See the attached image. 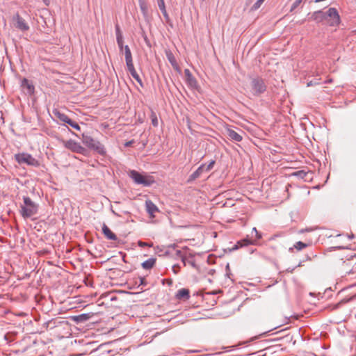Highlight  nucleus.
Listing matches in <instances>:
<instances>
[{"label": "nucleus", "instance_id": "f257e3e1", "mask_svg": "<svg viewBox=\"0 0 356 356\" xmlns=\"http://www.w3.org/2000/svg\"><path fill=\"white\" fill-rule=\"evenodd\" d=\"M24 204L20 206V214L26 219L32 217L38 213V205L28 197H23Z\"/></svg>", "mask_w": 356, "mask_h": 356}, {"label": "nucleus", "instance_id": "f03ea898", "mask_svg": "<svg viewBox=\"0 0 356 356\" xmlns=\"http://www.w3.org/2000/svg\"><path fill=\"white\" fill-rule=\"evenodd\" d=\"M83 143L88 148L95 150L101 155L106 154L104 145L90 136L83 135Z\"/></svg>", "mask_w": 356, "mask_h": 356}, {"label": "nucleus", "instance_id": "7ed1b4c3", "mask_svg": "<svg viewBox=\"0 0 356 356\" xmlns=\"http://www.w3.org/2000/svg\"><path fill=\"white\" fill-rule=\"evenodd\" d=\"M129 177L136 184H141L144 186H149L154 182L152 177L143 175L134 170L130 171Z\"/></svg>", "mask_w": 356, "mask_h": 356}, {"label": "nucleus", "instance_id": "20e7f679", "mask_svg": "<svg viewBox=\"0 0 356 356\" xmlns=\"http://www.w3.org/2000/svg\"><path fill=\"white\" fill-rule=\"evenodd\" d=\"M250 87L251 92L255 96L261 95L266 90V86L264 81L263 79L258 76L251 79Z\"/></svg>", "mask_w": 356, "mask_h": 356}, {"label": "nucleus", "instance_id": "39448f33", "mask_svg": "<svg viewBox=\"0 0 356 356\" xmlns=\"http://www.w3.org/2000/svg\"><path fill=\"white\" fill-rule=\"evenodd\" d=\"M15 160L18 163H26L31 166L38 167L40 165L39 161L33 157L31 154L27 153H19L15 155Z\"/></svg>", "mask_w": 356, "mask_h": 356}, {"label": "nucleus", "instance_id": "423d86ee", "mask_svg": "<svg viewBox=\"0 0 356 356\" xmlns=\"http://www.w3.org/2000/svg\"><path fill=\"white\" fill-rule=\"evenodd\" d=\"M356 266V263L353 259L343 261L339 266V270L342 276L350 275L353 274V268Z\"/></svg>", "mask_w": 356, "mask_h": 356}, {"label": "nucleus", "instance_id": "0eeeda50", "mask_svg": "<svg viewBox=\"0 0 356 356\" xmlns=\"http://www.w3.org/2000/svg\"><path fill=\"white\" fill-rule=\"evenodd\" d=\"M326 13V19L327 21V24L330 26H337L340 22L339 15L334 8H330L328 9Z\"/></svg>", "mask_w": 356, "mask_h": 356}, {"label": "nucleus", "instance_id": "6e6552de", "mask_svg": "<svg viewBox=\"0 0 356 356\" xmlns=\"http://www.w3.org/2000/svg\"><path fill=\"white\" fill-rule=\"evenodd\" d=\"M64 145L66 148L72 151L73 152L84 154L86 152V149L84 147H83L79 143L73 140L65 141Z\"/></svg>", "mask_w": 356, "mask_h": 356}, {"label": "nucleus", "instance_id": "1a4fd4ad", "mask_svg": "<svg viewBox=\"0 0 356 356\" xmlns=\"http://www.w3.org/2000/svg\"><path fill=\"white\" fill-rule=\"evenodd\" d=\"M14 20L15 22V26L17 29H19L22 31H26L29 29V26L26 22L25 19H23L19 14H17L14 17Z\"/></svg>", "mask_w": 356, "mask_h": 356}, {"label": "nucleus", "instance_id": "9d476101", "mask_svg": "<svg viewBox=\"0 0 356 356\" xmlns=\"http://www.w3.org/2000/svg\"><path fill=\"white\" fill-rule=\"evenodd\" d=\"M146 211L150 217H154L155 213L159 212V209L156 205L150 200L145 201Z\"/></svg>", "mask_w": 356, "mask_h": 356}, {"label": "nucleus", "instance_id": "9b49d317", "mask_svg": "<svg viewBox=\"0 0 356 356\" xmlns=\"http://www.w3.org/2000/svg\"><path fill=\"white\" fill-rule=\"evenodd\" d=\"M311 19L315 21L316 23L322 22L325 20H327L326 13L325 12H323L322 10L314 12L312 14Z\"/></svg>", "mask_w": 356, "mask_h": 356}, {"label": "nucleus", "instance_id": "f8f14e48", "mask_svg": "<svg viewBox=\"0 0 356 356\" xmlns=\"http://www.w3.org/2000/svg\"><path fill=\"white\" fill-rule=\"evenodd\" d=\"M175 298L179 300H187L190 298V291L188 289H181L177 291Z\"/></svg>", "mask_w": 356, "mask_h": 356}, {"label": "nucleus", "instance_id": "ddd939ff", "mask_svg": "<svg viewBox=\"0 0 356 356\" xmlns=\"http://www.w3.org/2000/svg\"><path fill=\"white\" fill-rule=\"evenodd\" d=\"M22 87L24 92L29 95L34 92V86L26 79H24L22 81Z\"/></svg>", "mask_w": 356, "mask_h": 356}, {"label": "nucleus", "instance_id": "4468645a", "mask_svg": "<svg viewBox=\"0 0 356 356\" xmlns=\"http://www.w3.org/2000/svg\"><path fill=\"white\" fill-rule=\"evenodd\" d=\"M127 67L128 71L129 72V73L131 74L132 77L138 83H140L142 86V80H141V79L140 78L138 74L137 73V72L135 70V67H134V63H131L127 64Z\"/></svg>", "mask_w": 356, "mask_h": 356}, {"label": "nucleus", "instance_id": "2eb2a0df", "mask_svg": "<svg viewBox=\"0 0 356 356\" xmlns=\"http://www.w3.org/2000/svg\"><path fill=\"white\" fill-rule=\"evenodd\" d=\"M226 132L229 138L232 140L240 142L243 139L242 136L232 129L227 128Z\"/></svg>", "mask_w": 356, "mask_h": 356}, {"label": "nucleus", "instance_id": "dca6fc26", "mask_svg": "<svg viewBox=\"0 0 356 356\" xmlns=\"http://www.w3.org/2000/svg\"><path fill=\"white\" fill-rule=\"evenodd\" d=\"M102 232L105 237L109 240L115 241L118 239L117 236L113 232H112V231L105 223H104L102 225Z\"/></svg>", "mask_w": 356, "mask_h": 356}, {"label": "nucleus", "instance_id": "f3484780", "mask_svg": "<svg viewBox=\"0 0 356 356\" xmlns=\"http://www.w3.org/2000/svg\"><path fill=\"white\" fill-rule=\"evenodd\" d=\"M204 170H205V164H202L194 172H193L190 175L188 181V182L193 181L195 179L200 177V175H202V173L204 171Z\"/></svg>", "mask_w": 356, "mask_h": 356}, {"label": "nucleus", "instance_id": "a211bd4d", "mask_svg": "<svg viewBox=\"0 0 356 356\" xmlns=\"http://www.w3.org/2000/svg\"><path fill=\"white\" fill-rule=\"evenodd\" d=\"M184 74L186 78V81L191 87H196L197 86V81L195 79L193 76L192 74L191 73L190 70L188 69H186L184 70Z\"/></svg>", "mask_w": 356, "mask_h": 356}, {"label": "nucleus", "instance_id": "6ab92c4d", "mask_svg": "<svg viewBox=\"0 0 356 356\" xmlns=\"http://www.w3.org/2000/svg\"><path fill=\"white\" fill-rule=\"evenodd\" d=\"M52 113L56 118H57L59 120L65 123H67V122L70 119V118L67 115L60 112L58 109H54Z\"/></svg>", "mask_w": 356, "mask_h": 356}, {"label": "nucleus", "instance_id": "aec40b11", "mask_svg": "<svg viewBox=\"0 0 356 356\" xmlns=\"http://www.w3.org/2000/svg\"><path fill=\"white\" fill-rule=\"evenodd\" d=\"M123 50L124 51V56L126 65L133 63L132 54L130 50V48L128 45H125Z\"/></svg>", "mask_w": 356, "mask_h": 356}, {"label": "nucleus", "instance_id": "412c9836", "mask_svg": "<svg viewBox=\"0 0 356 356\" xmlns=\"http://www.w3.org/2000/svg\"><path fill=\"white\" fill-rule=\"evenodd\" d=\"M116 31H117L116 40H117L118 45L120 48V50L123 51V49L124 47V46L123 45V38H122V36L121 35V33L120 31L118 26L116 27Z\"/></svg>", "mask_w": 356, "mask_h": 356}, {"label": "nucleus", "instance_id": "4be33fe9", "mask_svg": "<svg viewBox=\"0 0 356 356\" xmlns=\"http://www.w3.org/2000/svg\"><path fill=\"white\" fill-rule=\"evenodd\" d=\"M140 10L145 17L148 15V6L145 0H138Z\"/></svg>", "mask_w": 356, "mask_h": 356}, {"label": "nucleus", "instance_id": "5701e85b", "mask_svg": "<svg viewBox=\"0 0 356 356\" xmlns=\"http://www.w3.org/2000/svg\"><path fill=\"white\" fill-rule=\"evenodd\" d=\"M156 1H157L158 6H159L160 10L161 11V13H163V17L165 19H168L169 16L166 11L164 0H156Z\"/></svg>", "mask_w": 356, "mask_h": 356}, {"label": "nucleus", "instance_id": "b1692460", "mask_svg": "<svg viewBox=\"0 0 356 356\" xmlns=\"http://www.w3.org/2000/svg\"><path fill=\"white\" fill-rule=\"evenodd\" d=\"M156 259L153 258H150L144 262L142 263V266L145 269H150L152 268L154 265L155 264Z\"/></svg>", "mask_w": 356, "mask_h": 356}, {"label": "nucleus", "instance_id": "393cba45", "mask_svg": "<svg viewBox=\"0 0 356 356\" xmlns=\"http://www.w3.org/2000/svg\"><path fill=\"white\" fill-rule=\"evenodd\" d=\"M166 56H167V58H168L169 62L171 63V65L174 67H177V61H176V59H175V56H173V54L171 52H167Z\"/></svg>", "mask_w": 356, "mask_h": 356}, {"label": "nucleus", "instance_id": "a878e982", "mask_svg": "<svg viewBox=\"0 0 356 356\" xmlns=\"http://www.w3.org/2000/svg\"><path fill=\"white\" fill-rule=\"evenodd\" d=\"M308 246V244L305 243L302 241L296 242L293 245V248L296 249L298 251L302 250V249L307 248Z\"/></svg>", "mask_w": 356, "mask_h": 356}, {"label": "nucleus", "instance_id": "bb28decb", "mask_svg": "<svg viewBox=\"0 0 356 356\" xmlns=\"http://www.w3.org/2000/svg\"><path fill=\"white\" fill-rule=\"evenodd\" d=\"M293 175L299 178L305 179L306 177L308 175V172H305V170H298L293 173Z\"/></svg>", "mask_w": 356, "mask_h": 356}, {"label": "nucleus", "instance_id": "cd10ccee", "mask_svg": "<svg viewBox=\"0 0 356 356\" xmlns=\"http://www.w3.org/2000/svg\"><path fill=\"white\" fill-rule=\"evenodd\" d=\"M89 318H90V315L88 314H82L76 316L77 321H81V322L88 320Z\"/></svg>", "mask_w": 356, "mask_h": 356}, {"label": "nucleus", "instance_id": "c85d7f7f", "mask_svg": "<svg viewBox=\"0 0 356 356\" xmlns=\"http://www.w3.org/2000/svg\"><path fill=\"white\" fill-rule=\"evenodd\" d=\"M150 118H151V120H152V125L154 127H157L158 126V119H157L156 113L152 112L151 115H150Z\"/></svg>", "mask_w": 356, "mask_h": 356}, {"label": "nucleus", "instance_id": "c756f323", "mask_svg": "<svg viewBox=\"0 0 356 356\" xmlns=\"http://www.w3.org/2000/svg\"><path fill=\"white\" fill-rule=\"evenodd\" d=\"M241 247L248 246L251 244H254V242L250 239L244 238L240 241Z\"/></svg>", "mask_w": 356, "mask_h": 356}, {"label": "nucleus", "instance_id": "7c9ffc66", "mask_svg": "<svg viewBox=\"0 0 356 356\" xmlns=\"http://www.w3.org/2000/svg\"><path fill=\"white\" fill-rule=\"evenodd\" d=\"M67 124L76 130H80L79 125L76 122L72 120L70 118L67 122Z\"/></svg>", "mask_w": 356, "mask_h": 356}, {"label": "nucleus", "instance_id": "2f4dec72", "mask_svg": "<svg viewBox=\"0 0 356 356\" xmlns=\"http://www.w3.org/2000/svg\"><path fill=\"white\" fill-rule=\"evenodd\" d=\"M186 264H188L190 266H191L193 268H195V269H197V266L196 265L195 262V260L193 259H187L186 257Z\"/></svg>", "mask_w": 356, "mask_h": 356}, {"label": "nucleus", "instance_id": "473e14b6", "mask_svg": "<svg viewBox=\"0 0 356 356\" xmlns=\"http://www.w3.org/2000/svg\"><path fill=\"white\" fill-rule=\"evenodd\" d=\"M265 0H257L252 7V10H256L260 8Z\"/></svg>", "mask_w": 356, "mask_h": 356}, {"label": "nucleus", "instance_id": "72a5a7b5", "mask_svg": "<svg viewBox=\"0 0 356 356\" xmlns=\"http://www.w3.org/2000/svg\"><path fill=\"white\" fill-rule=\"evenodd\" d=\"M104 298L108 299L110 301L117 300V297L113 293H108L104 296Z\"/></svg>", "mask_w": 356, "mask_h": 356}, {"label": "nucleus", "instance_id": "f704fd0d", "mask_svg": "<svg viewBox=\"0 0 356 356\" xmlns=\"http://www.w3.org/2000/svg\"><path fill=\"white\" fill-rule=\"evenodd\" d=\"M303 0H296L291 6L290 11H293L302 1Z\"/></svg>", "mask_w": 356, "mask_h": 356}, {"label": "nucleus", "instance_id": "c9c22d12", "mask_svg": "<svg viewBox=\"0 0 356 356\" xmlns=\"http://www.w3.org/2000/svg\"><path fill=\"white\" fill-rule=\"evenodd\" d=\"M176 255L179 257L181 259V261H183L184 266H186V257L182 255V252L181 250H177L176 251Z\"/></svg>", "mask_w": 356, "mask_h": 356}, {"label": "nucleus", "instance_id": "e433bc0d", "mask_svg": "<svg viewBox=\"0 0 356 356\" xmlns=\"http://www.w3.org/2000/svg\"><path fill=\"white\" fill-rule=\"evenodd\" d=\"M138 280H139V284H138V287H140V286H146L147 285V282H146L145 277H140L138 278Z\"/></svg>", "mask_w": 356, "mask_h": 356}, {"label": "nucleus", "instance_id": "4c0bfd02", "mask_svg": "<svg viewBox=\"0 0 356 356\" xmlns=\"http://www.w3.org/2000/svg\"><path fill=\"white\" fill-rule=\"evenodd\" d=\"M214 163L215 162L213 161H212L207 165H205L204 171H209L210 170H211L212 168L213 167Z\"/></svg>", "mask_w": 356, "mask_h": 356}, {"label": "nucleus", "instance_id": "58836bf2", "mask_svg": "<svg viewBox=\"0 0 356 356\" xmlns=\"http://www.w3.org/2000/svg\"><path fill=\"white\" fill-rule=\"evenodd\" d=\"M252 232H254V234H256L257 239H260L261 238V234L257 231L256 227H253L252 228Z\"/></svg>", "mask_w": 356, "mask_h": 356}, {"label": "nucleus", "instance_id": "ea45409f", "mask_svg": "<svg viewBox=\"0 0 356 356\" xmlns=\"http://www.w3.org/2000/svg\"><path fill=\"white\" fill-rule=\"evenodd\" d=\"M138 244L140 247H146V246H149V247H151L152 245H150L147 243H145V242H143L141 241H139L138 242Z\"/></svg>", "mask_w": 356, "mask_h": 356}, {"label": "nucleus", "instance_id": "a19ab883", "mask_svg": "<svg viewBox=\"0 0 356 356\" xmlns=\"http://www.w3.org/2000/svg\"><path fill=\"white\" fill-rule=\"evenodd\" d=\"M133 143H134V140H130V141L127 142V143H125V146H126V147H129V146H131Z\"/></svg>", "mask_w": 356, "mask_h": 356}, {"label": "nucleus", "instance_id": "79ce46f5", "mask_svg": "<svg viewBox=\"0 0 356 356\" xmlns=\"http://www.w3.org/2000/svg\"><path fill=\"white\" fill-rule=\"evenodd\" d=\"M239 248L238 247V245L235 244L234 245V247L232 248V250H238Z\"/></svg>", "mask_w": 356, "mask_h": 356}, {"label": "nucleus", "instance_id": "37998d69", "mask_svg": "<svg viewBox=\"0 0 356 356\" xmlns=\"http://www.w3.org/2000/svg\"><path fill=\"white\" fill-rule=\"evenodd\" d=\"M236 244L238 245V248H241L240 241H237Z\"/></svg>", "mask_w": 356, "mask_h": 356}, {"label": "nucleus", "instance_id": "c03bdc74", "mask_svg": "<svg viewBox=\"0 0 356 356\" xmlns=\"http://www.w3.org/2000/svg\"><path fill=\"white\" fill-rule=\"evenodd\" d=\"M313 86L312 81L307 83V86Z\"/></svg>", "mask_w": 356, "mask_h": 356}, {"label": "nucleus", "instance_id": "a18cd8bd", "mask_svg": "<svg viewBox=\"0 0 356 356\" xmlns=\"http://www.w3.org/2000/svg\"><path fill=\"white\" fill-rule=\"evenodd\" d=\"M292 250H293V248H290L289 250L292 251Z\"/></svg>", "mask_w": 356, "mask_h": 356}]
</instances>
